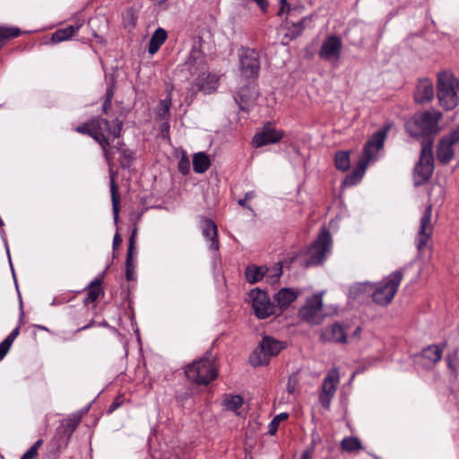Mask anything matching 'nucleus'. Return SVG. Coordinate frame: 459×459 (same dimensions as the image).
<instances>
[{
    "mask_svg": "<svg viewBox=\"0 0 459 459\" xmlns=\"http://www.w3.org/2000/svg\"><path fill=\"white\" fill-rule=\"evenodd\" d=\"M262 10L264 13L267 12L268 9V2L267 0H253Z\"/></svg>",
    "mask_w": 459,
    "mask_h": 459,
    "instance_id": "bf43d9fd",
    "label": "nucleus"
},
{
    "mask_svg": "<svg viewBox=\"0 0 459 459\" xmlns=\"http://www.w3.org/2000/svg\"><path fill=\"white\" fill-rule=\"evenodd\" d=\"M43 444V439H39L23 454L21 459H38V451Z\"/></svg>",
    "mask_w": 459,
    "mask_h": 459,
    "instance_id": "49530a36",
    "label": "nucleus"
},
{
    "mask_svg": "<svg viewBox=\"0 0 459 459\" xmlns=\"http://www.w3.org/2000/svg\"><path fill=\"white\" fill-rule=\"evenodd\" d=\"M104 296L102 289H89L86 298L83 299V304L88 306L89 304H95V302ZM94 307L96 305L93 306Z\"/></svg>",
    "mask_w": 459,
    "mask_h": 459,
    "instance_id": "37998d69",
    "label": "nucleus"
},
{
    "mask_svg": "<svg viewBox=\"0 0 459 459\" xmlns=\"http://www.w3.org/2000/svg\"><path fill=\"white\" fill-rule=\"evenodd\" d=\"M322 338L333 342H346V334L339 323H334L325 328L322 333Z\"/></svg>",
    "mask_w": 459,
    "mask_h": 459,
    "instance_id": "b1692460",
    "label": "nucleus"
},
{
    "mask_svg": "<svg viewBox=\"0 0 459 459\" xmlns=\"http://www.w3.org/2000/svg\"><path fill=\"white\" fill-rule=\"evenodd\" d=\"M100 139L101 140L97 143L101 147L105 160H107L108 163H110L113 159L112 153L110 152V148H111V143L114 140H112L111 138H102V137Z\"/></svg>",
    "mask_w": 459,
    "mask_h": 459,
    "instance_id": "58836bf2",
    "label": "nucleus"
},
{
    "mask_svg": "<svg viewBox=\"0 0 459 459\" xmlns=\"http://www.w3.org/2000/svg\"><path fill=\"white\" fill-rule=\"evenodd\" d=\"M280 8L277 12V15L278 16H282L284 13H288L290 12L291 8H290V4L288 3L287 0L283 1V2H280Z\"/></svg>",
    "mask_w": 459,
    "mask_h": 459,
    "instance_id": "5fc2aeb1",
    "label": "nucleus"
},
{
    "mask_svg": "<svg viewBox=\"0 0 459 459\" xmlns=\"http://www.w3.org/2000/svg\"><path fill=\"white\" fill-rule=\"evenodd\" d=\"M441 118L442 113L437 110L415 113L406 121L405 131L420 143L421 148L429 143V148H433L435 137L440 132L438 123Z\"/></svg>",
    "mask_w": 459,
    "mask_h": 459,
    "instance_id": "f257e3e1",
    "label": "nucleus"
},
{
    "mask_svg": "<svg viewBox=\"0 0 459 459\" xmlns=\"http://www.w3.org/2000/svg\"><path fill=\"white\" fill-rule=\"evenodd\" d=\"M121 242H122L121 236L119 233L117 232L113 238V243H112L113 249H117L120 246Z\"/></svg>",
    "mask_w": 459,
    "mask_h": 459,
    "instance_id": "680f3d73",
    "label": "nucleus"
},
{
    "mask_svg": "<svg viewBox=\"0 0 459 459\" xmlns=\"http://www.w3.org/2000/svg\"><path fill=\"white\" fill-rule=\"evenodd\" d=\"M152 2H154L155 4H163L164 2H166L167 0H152Z\"/></svg>",
    "mask_w": 459,
    "mask_h": 459,
    "instance_id": "338daca9",
    "label": "nucleus"
},
{
    "mask_svg": "<svg viewBox=\"0 0 459 459\" xmlns=\"http://www.w3.org/2000/svg\"><path fill=\"white\" fill-rule=\"evenodd\" d=\"M297 385H298L297 377L296 376L290 377L288 384H287V391L289 392V394H294Z\"/></svg>",
    "mask_w": 459,
    "mask_h": 459,
    "instance_id": "864d4df0",
    "label": "nucleus"
},
{
    "mask_svg": "<svg viewBox=\"0 0 459 459\" xmlns=\"http://www.w3.org/2000/svg\"><path fill=\"white\" fill-rule=\"evenodd\" d=\"M169 122L160 125V134L163 139H169Z\"/></svg>",
    "mask_w": 459,
    "mask_h": 459,
    "instance_id": "6e6d98bb",
    "label": "nucleus"
},
{
    "mask_svg": "<svg viewBox=\"0 0 459 459\" xmlns=\"http://www.w3.org/2000/svg\"><path fill=\"white\" fill-rule=\"evenodd\" d=\"M19 327L14 328L12 333L0 343V361L5 357L11 349L14 340L19 335Z\"/></svg>",
    "mask_w": 459,
    "mask_h": 459,
    "instance_id": "e433bc0d",
    "label": "nucleus"
},
{
    "mask_svg": "<svg viewBox=\"0 0 459 459\" xmlns=\"http://www.w3.org/2000/svg\"><path fill=\"white\" fill-rule=\"evenodd\" d=\"M178 169L184 176L188 175L190 172V160L186 152L182 153L178 164Z\"/></svg>",
    "mask_w": 459,
    "mask_h": 459,
    "instance_id": "a18cd8bd",
    "label": "nucleus"
},
{
    "mask_svg": "<svg viewBox=\"0 0 459 459\" xmlns=\"http://www.w3.org/2000/svg\"><path fill=\"white\" fill-rule=\"evenodd\" d=\"M299 296V293L294 291L293 289H280L275 294V300L278 305L281 307L288 306L294 301Z\"/></svg>",
    "mask_w": 459,
    "mask_h": 459,
    "instance_id": "2f4dec72",
    "label": "nucleus"
},
{
    "mask_svg": "<svg viewBox=\"0 0 459 459\" xmlns=\"http://www.w3.org/2000/svg\"><path fill=\"white\" fill-rule=\"evenodd\" d=\"M185 374L196 385H207L218 377V369L212 358L204 357L187 365Z\"/></svg>",
    "mask_w": 459,
    "mask_h": 459,
    "instance_id": "20e7f679",
    "label": "nucleus"
},
{
    "mask_svg": "<svg viewBox=\"0 0 459 459\" xmlns=\"http://www.w3.org/2000/svg\"><path fill=\"white\" fill-rule=\"evenodd\" d=\"M287 418L288 413L285 412L276 415L268 426V433L272 436L274 435L278 429L280 422Z\"/></svg>",
    "mask_w": 459,
    "mask_h": 459,
    "instance_id": "de8ad7c7",
    "label": "nucleus"
},
{
    "mask_svg": "<svg viewBox=\"0 0 459 459\" xmlns=\"http://www.w3.org/2000/svg\"><path fill=\"white\" fill-rule=\"evenodd\" d=\"M434 97V87L432 82L428 78L419 80L415 91L414 100L417 103L430 101Z\"/></svg>",
    "mask_w": 459,
    "mask_h": 459,
    "instance_id": "5701e85b",
    "label": "nucleus"
},
{
    "mask_svg": "<svg viewBox=\"0 0 459 459\" xmlns=\"http://www.w3.org/2000/svg\"><path fill=\"white\" fill-rule=\"evenodd\" d=\"M325 291L313 294L306 299L304 305L299 308L298 316L310 325H321L328 313L325 312L323 303Z\"/></svg>",
    "mask_w": 459,
    "mask_h": 459,
    "instance_id": "423d86ee",
    "label": "nucleus"
},
{
    "mask_svg": "<svg viewBox=\"0 0 459 459\" xmlns=\"http://www.w3.org/2000/svg\"><path fill=\"white\" fill-rule=\"evenodd\" d=\"M116 150H117L119 152L123 151V149H126V143L123 141H118L114 146Z\"/></svg>",
    "mask_w": 459,
    "mask_h": 459,
    "instance_id": "0e129e2a",
    "label": "nucleus"
},
{
    "mask_svg": "<svg viewBox=\"0 0 459 459\" xmlns=\"http://www.w3.org/2000/svg\"><path fill=\"white\" fill-rule=\"evenodd\" d=\"M446 360L448 368L452 369L453 372H455L459 368V359H457L456 352L449 353Z\"/></svg>",
    "mask_w": 459,
    "mask_h": 459,
    "instance_id": "8fccbe9b",
    "label": "nucleus"
},
{
    "mask_svg": "<svg viewBox=\"0 0 459 459\" xmlns=\"http://www.w3.org/2000/svg\"><path fill=\"white\" fill-rule=\"evenodd\" d=\"M93 325H95V321L94 320H91L89 324H87V325L78 328L76 332H81V331L89 329V328H91Z\"/></svg>",
    "mask_w": 459,
    "mask_h": 459,
    "instance_id": "69168bd1",
    "label": "nucleus"
},
{
    "mask_svg": "<svg viewBox=\"0 0 459 459\" xmlns=\"http://www.w3.org/2000/svg\"><path fill=\"white\" fill-rule=\"evenodd\" d=\"M122 404V400L120 397H117L114 402L110 404L108 408V412L111 413L114 411H116L117 408H119Z\"/></svg>",
    "mask_w": 459,
    "mask_h": 459,
    "instance_id": "4d7b16f0",
    "label": "nucleus"
},
{
    "mask_svg": "<svg viewBox=\"0 0 459 459\" xmlns=\"http://www.w3.org/2000/svg\"><path fill=\"white\" fill-rule=\"evenodd\" d=\"M411 271H414L415 274L419 275L420 266L416 263H411L399 270L391 273L385 277L381 281L371 282L363 281L357 282V287H398L403 276H408Z\"/></svg>",
    "mask_w": 459,
    "mask_h": 459,
    "instance_id": "f8f14e48",
    "label": "nucleus"
},
{
    "mask_svg": "<svg viewBox=\"0 0 459 459\" xmlns=\"http://www.w3.org/2000/svg\"><path fill=\"white\" fill-rule=\"evenodd\" d=\"M342 48V42L339 36H328L318 50V56L325 61H338L341 57Z\"/></svg>",
    "mask_w": 459,
    "mask_h": 459,
    "instance_id": "dca6fc26",
    "label": "nucleus"
},
{
    "mask_svg": "<svg viewBox=\"0 0 459 459\" xmlns=\"http://www.w3.org/2000/svg\"><path fill=\"white\" fill-rule=\"evenodd\" d=\"M313 448L303 451L300 459H312Z\"/></svg>",
    "mask_w": 459,
    "mask_h": 459,
    "instance_id": "e2e57ef3",
    "label": "nucleus"
},
{
    "mask_svg": "<svg viewBox=\"0 0 459 459\" xmlns=\"http://www.w3.org/2000/svg\"><path fill=\"white\" fill-rule=\"evenodd\" d=\"M333 246V239L331 233L326 227H322L317 235V238L311 243L305 257H301L299 254H291L290 255H298L299 259L296 262L303 267L317 266L322 264L328 254L331 253Z\"/></svg>",
    "mask_w": 459,
    "mask_h": 459,
    "instance_id": "7ed1b4c3",
    "label": "nucleus"
},
{
    "mask_svg": "<svg viewBox=\"0 0 459 459\" xmlns=\"http://www.w3.org/2000/svg\"><path fill=\"white\" fill-rule=\"evenodd\" d=\"M250 297L252 299V307L258 318L264 319L274 313L275 307L271 302L266 291L262 289H252Z\"/></svg>",
    "mask_w": 459,
    "mask_h": 459,
    "instance_id": "ddd939ff",
    "label": "nucleus"
},
{
    "mask_svg": "<svg viewBox=\"0 0 459 459\" xmlns=\"http://www.w3.org/2000/svg\"><path fill=\"white\" fill-rule=\"evenodd\" d=\"M223 403L228 410L237 411L242 406L243 399L239 395H233L226 398Z\"/></svg>",
    "mask_w": 459,
    "mask_h": 459,
    "instance_id": "ea45409f",
    "label": "nucleus"
},
{
    "mask_svg": "<svg viewBox=\"0 0 459 459\" xmlns=\"http://www.w3.org/2000/svg\"><path fill=\"white\" fill-rule=\"evenodd\" d=\"M134 152L129 148L123 149L120 152V166L123 169H129L134 161Z\"/></svg>",
    "mask_w": 459,
    "mask_h": 459,
    "instance_id": "a19ab883",
    "label": "nucleus"
},
{
    "mask_svg": "<svg viewBox=\"0 0 459 459\" xmlns=\"http://www.w3.org/2000/svg\"><path fill=\"white\" fill-rule=\"evenodd\" d=\"M359 332H360V328H357L356 331H355V333L359 334Z\"/></svg>",
    "mask_w": 459,
    "mask_h": 459,
    "instance_id": "774afa93",
    "label": "nucleus"
},
{
    "mask_svg": "<svg viewBox=\"0 0 459 459\" xmlns=\"http://www.w3.org/2000/svg\"><path fill=\"white\" fill-rule=\"evenodd\" d=\"M446 345L445 342L439 345H429L422 351L421 355L430 363L436 364L441 359Z\"/></svg>",
    "mask_w": 459,
    "mask_h": 459,
    "instance_id": "bb28decb",
    "label": "nucleus"
},
{
    "mask_svg": "<svg viewBox=\"0 0 459 459\" xmlns=\"http://www.w3.org/2000/svg\"><path fill=\"white\" fill-rule=\"evenodd\" d=\"M258 98V93L255 88L249 86L242 87L239 91L235 94V102L238 105L240 110L248 112Z\"/></svg>",
    "mask_w": 459,
    "mask_h": 459,
    "instance_id": "aec40b11",
    "label": "nucleus"
},
{
    "mask_svg": "<svg viewBox=\"0 0 459 459\" xmlns=\"http://www.w3.org/2000/svg\"><path fill=\"white\" fill-rule=\"evenodd\" d=\"M312 15H307L297 22H291V24L288 27V31L286 32L285 37L289 38L290 40L299 38L302 34L305 28L309 26L312 22Z\"/></svg>",
    "mask_w": 459,
    "mask_h": 459,
    "instance_id": "393cba45",
    "label": "nucleus"
},
{
    "mask_svg": "<svg viewBox=\"0 0 459 459\" xmlns=\"http://www.w3.org/2000/svg\"><path fill=\"white\" fill-rule=\"evenodd\" d=\"M339 381L340 377L337 368L331 369L324 378L322 392L319 394V402L324 408L329 409L331 400L335 394Z\"/></svg>",
    "mask_w": 459,
    "mask_h": 459,
    "instance_id": "2eb2a0df",
    "label": "nucleus"
},
{
    "mask_svg": "<svg viewBox=\"0 0 459 459\" xmlns=\"http://www.w3.org/2000/svg\"><path fill=\"white\" fill-rule=\"evenodd\" d=\"M171 106V96L170 92L168 97L164 100H160V108L157 111V117L160 119L164 118L165 116L169 113Z\"/></svg>",
    "mask_w": 459,
    "mask_h": 459,
    "instance_id": "c03bdc74",
    "label": "nucleus"
},
{
    "mask_svg": "<svg viewBox=\"0 0 459 459\" xmlns=\"http://www.w3.org/2000/svg\"><path fill=\"white\" fill-rule=\"evenodd\" d=\"M93 119V131H95L94 141L99 142L102 138H111L115 140L119 138L122 134L124 122L117 117L108 120L100 116L92 117Z\"/></svg>",
    "mask_w": 459,
    "mask_h": 459,
    "instance_id": "9d476101",
    "label": "nucleus"
},
{
    "mask_svg": "<svg viewBox=\"0 0 459 459\" xmlns=\"http://www.w3.org/2000/svg\"><path fill=\"white\" fill-rule=\"evenodd\" d=\"M392 123H385L379 130L374 133L363 146L362 155L359 158L356 168L348 174L343 181V186H352L359 183L366 172L368 162L376 159L377 152L384 147Z\"/></svg>",
    "mask_w": 459,
    "mask_h": 459,
    "instance_id": "f03ea898",
    "label": "nucleus"
},
{
    "mask_svg": "<svg viewBox=\"0 0 459 459\" xmlns=\"http://www.w3.org/2000/svg\"><path fill=\"white\" fill-rule=\"evenodd\" d=\"M74 37L73 27H65L56 30L51 36V41L55 44L68 40Z\"/></svg>",
    "mask_w": 459,
    "mask_h": 459,
    "instance_id": "4c0bfd02",
    "label": "nucleus"
},
{
    "mask_svg": "<svg viewBox=\"0 0 459 459\" xmlns=\"http://www.w3.org/2000/svg\"><path fill=\"white\" fill-rule=\"evenodd\" d=\"M434 171L433 148L429 143L422 147L418 163L413 169L414 186H420L426 184L431 178Z\"/></svg>",
    "mask_w": 459,
    "mask_h": 459,
    "instance_id": "1a4fd4ad",
    "label": "nucleus"
},
{
    "mask_svg": "<svg viewBox=\"0 0 459 459\" xmlns=\"http://www.w3.org/2000/svg\"><path fill=\"white\" fill-rule=\"evenodd\" d=\"M124 19H125V21L128 19L127 25H131L132 27L135 26V21L134 18L133 12L131 10L126 11V13L124 16Z\"/></svg>",
    "mask_w": 459,
    "mask_h": 459,
    "instance_id": "13d9d810",
    "label": "nucleus"
},
{
    "mask_svg": "<svg viewBox=\"0 0 459 459\" xmlns=\"http://www.w3.org/2000/svg\"><path fill=\"white\" fill-rule=\"evenodd\" d=\"M110 192H111V201H112L114 221L116 223H117L118 212H119V209H120V196L118 194V187L115 182L113 173H111V176H110Z\"/></svg>",
    "mask_w": 459,
    "mask_h": 459,
    "instance_id": "7c9ffc66",
    "label": "nucleus"
},
{
    "mask_svg": "<svg viewBox=\"0 0 459 459\" xmlns=\"http://www.w3.org/2000/svg\"><path fill=\"white\" fill-rule=\"evenodd\" d=\"M22 30L17 27L0 26V49L11 39L19 37Z\"/></svg>",
    "mask_w": 459,
    "mask_h": 459,
    "instance_id": "f704fd0d",
    "label": "nucleus"
},
{
    "mask_svg": "<svg viewBox=\"0 0 459 459\" xmlns=\"http://www.w3.org/2000/svg\"><path fill=\"white\" fill-rule=\"evenodd\" d=\"M137 234V228L134 227L129 238L128 249L126 261V279L128 281H134L136 280L135 267L136 263L134 259V252L135 251V238Z\"/></svg>",
    "mask_w": 459,
    "mask_h": 459,
    "instance_id": "412c9836",
    "label": "nucleus"
},
{
    "mask_svg": "<svg viewBox=\"0 0 459 459\" xmlns=\"http://www.w3.org/2000/svg\"><path fill=\"white\" fill-rule=\"evenodd\" d=\"M183 70H186L191 75L200 76L207 71L206 56L199 46H194L187 60L182 65Z\"/></svg>",
    "mask_w": 459,
    "mask_h": 459,
    "instance_id": "4468645a",
    "label": "nucleus"
},
{
    "mask_svg": "<svg viewBox=\"0 0 459 459\" xmlns=\"http://www.w3.org/2000/svg\"><path fill=\"white\" fill-rule=\"evenodd\" d=\"M84 24L83 19H77L74 22V24L69 25V27H73L74 29V35L82 27Z\"/></svg>",
    "mask_w": 459,
    "mask_h": 459,
    "instance_id": "052dcab7",
    "label": "nucleus"
},
{
    "mask_svg": "<svg viewBox=\"0 0 459 459\" xmlns=\"http://www.w3.org/2000/svg\"><path fill=\"white\" fill-rule=\"evenodd\" d=\"M75 131L82 134H86L91 137L93 140L94 138H97V135H95V131H93V119L84 122L83 124L78 126L75 128Z\"/></svg>",
    "mask_w": 459,
    "mask_h": 459,
    "instance_id": "79ce46f5",
    "label": "nucleus"
},
{
    "mask_svg": "<svg viewBox=\"0 0 459 459\" xmlns=\"http://www.w3.org/2000/svg\"><path fill=\"white\" fill-rule=\"evenodd\" d=\"M334 164L338 170H348L351 167L350 152L338 151L334 155Z\"/></svg>",
    "mask_w": 459,
    "mask_h": 459,
    "instance_id": "c9c22d12",
    "label": "nucleus"
},
{
    "mask_svg": "<svg viewBox=\"0 0 459 459\" xmlns=\"http://www.w3.org/2000/svg\"><path fill=\"white\" fill-rule=\"evenodd\" d=\"M107 82V89L104 96V101L102 104V112L105 115H109V108L111 107V101L115 94L116 91V78L114 75H109L108 77H106Z\"/></svg>",
    "mask_w": 459,
    "mask_h": 459,
    "instance_id": "cd10ccee",
    "label": "nucleus"
},
{
    "mask_svg": "<svg viewBox=\"0 0 459 459\" xmlns=\"http://www.w3.org/2000/svg\"><path fill=\"white\" fill-rule=\"evenodd\" d=\"M341 448L347 453H358L363 449L361 441L356 437H346L341 441Z\"/></svg>",
    "mask_w": 459,
    "mask_h": 459,
    "instance_id": "72a5a7b5",
    "label": "nucleus"
},
{
    "mask_svg": "<svg viewBox=\"0 0 459 459\" xmlns=\"http://www.w3.org/2000/svg\"><path fill=\"white\" fill-rule=\"evenodd\" d=\"M167 38L168 34L164 29L158 28L155 30L149 42L148 52L151 55H154L166 41Z\"/></svg>",
    "mask_w": 459,
    "mask_h": 459,
    "instance_id": "c85d7f7f",
    "label": "nucleus"
},
{
    "mask_svg": "<svg viewBox=\"0 0 459 459\" xmlns=\"http://www.w3.org/2000/svg\"><path fill=\"white\" fill-rule=\"evenodd\" d=\"M256 196V194L255 191H249L245 194V196L243 198H240L238 200V204L245 209L249 210L250 212H254L253 208L247 204V201H250L251 199L255 198Z\"/></svg>",
    "mask_w": 459,
    "mask_h": 459,
    "instance_id": "09e8293b",
    "label": "nucleus"
},
{
    "mask_svg": "<svg viewBox=\"0 0 459 459\" xmlns=\"http://www.w3.org/2000/svg\"><path fill=\"white\" fill-rule=\"evenodd\" d=\"M458 88L459 81L452 73L443 71L437 74V98L446 110H452L457 106L456 90Z\"/></svg>",
    "mask_w": 459,
    "mask_h": 459,
    "instance_id": "39448f33",
    "label": "nucleus"
},
{
    "mask_svg": "<svg viewBox=\"0 0 459 459\" xmlns=\"http://www.w3.org/2000/svg\"><path fill=\"white\" fill-rule=\"evenodd\" d=\"M79 424L78 419H68L65 423L66 429L69 431V436L76 429Z\"/></svg>",
    "mask_w": 459,
    "mask_h": 459,
    "instance_id": "603ef678",
    "label": "nucleus"
},
{
    "mask_svg": "<svg viewBox=\"0 0 459 459\" xmlns=\"http://www.w3.org/2000/svg\"><path fill=\"white\" fill-rule=\"evenodd\" d=\"M283 348L284 344L281 342L270 336H264L250 356V363L254 367L267 365L270 359L277 356Z\"/></svg>",
    "mask_w": 459,
    "mask_h": 459,
    "instance_id": "0eeeda50",
    "label": "nucleus"
},
{
    "mask_svg": "<svg viewBox=\"0 0 459 459\" xmlns=\"http://www.w3.org/2000/svg\"><path fill=\"white\" fill-rule=\"evenodd\" d=\"M260 67V56L254 48L242 47L238 50V68L240 74L244 79H257L259 76Z\"/></svg>",
    "mask_w": 459,
    "mask_h": 459,
    "instance_id": "6e6552de",
    "label": "nucleus"
},
{
    "mask_svg": "<svg viewBox=\"0 0 459 459\" xmlns=\"http://www.w3.org/2000/svg\"><path fill=\"white\" fill-rule=\"evenodd\" d=\"M211 166L209 156L203 152H197L193 157L194 171L198 174L206 172Z\"/></svg>",
    "mask_w": 459,
    "mask_h": 459,
    "instance_id": "c756f323",
    "label": "nucleus"
},
{
    "mask_svg": "<svg viewBox=\"0 0 459 459\" xmlns=\"http://www.w3.org/2000/svg\"><path fill=\"white\" fill-rule=\"evenodd\" d=\"M298 255H290L284 258L282 261L276 263L272 267L265 266L266 273H264L265 282L270 285H274L279 282L281 275H282L285 269H290V265L296 264Z\"/></svg>",
    "mask_w": 459,
    "mask_h": 459,
    "instance_id": "6ab92c4d",
    "label": "nucleus"
},
{
    "mask_svg": "<svg viewBox=\"0 0 459 459\" xmlns=\"http://www.w3.org/2000/svg\"><path fill=\"white\" fill-rule=\"evenodd\" d=\"M202 234L207 240L210 241L209 248L212 251H219L220 243L218 238V229L217 225L212 219H203Z\"/></svg>",
    "mask_w": 459,
    "mask_h": 459,
    "instance_id": "4be33fe9",
    "label": "nucleus"
},
{
    "mask_svg": "<svg viewBox=\"0 0 459 459\" xmlns=\"http://www.w3.org/2000/svg\"><path fill=\"white\" fill-rule=\"evenodd\" d=\"M432 206L429 205L420 219V230L416 237V246L418 252L420 254L426 247L429 239L433 233V226L431 224Z\"/></svg>",
    "mask_w": 459,
    "mask_h": 459,
    "instance_id": "f3484780",
    "label": "nucleus"
},
{
    "mask_svg": "<svg viewBox=\"0 0 459 459\" xmlns=\"http://www.w3.org/2000/svg\"><path fill=\"white\" fill-rule=\"evenodd\" d=\"M283 137L281 131L276 130L271 124L267 123L264 126L262 131L255 134L253 138V145L259 148L264 145L273 144L280 142Z\"/></svg>",
    "mask_w": 459,
    "mask_h": 459,
    "instance_id": "a211bd4d",
    "label": "nucleus"
},
{
    "mask_svg": "<svg viewBox=\"0 0 459 459\" xmlns=\"http://www.w3.org/2000/svg\"><path fill=\"white\" fill-rule=\"evenodd\" d=\"M396 289H374L371 293L373 301L379 306H387L394 298Z\"/></svg>",
    "mask_w": 459,
    "mask_h": 459,
    "instance_id": "a878e982",
    "label": "nucleus"
},
{
    "mask_svg": "<svg viewBox=\"0 0 459 459\" xmlns=\"http://www.w3.org/2000/svg\"><path fill=\"white\" fill-rule=\"evenodd\" d=\"M107 267L103 272L99 273L92 281H91L85 287H100L103 283L104 277L106 274Z\"/></svg>",
    "mask_w": 459,
    "mask_h": 459,
    "instance_id": "3c124183",
    "label": "nucleus"
},
{
    "mask_svg": "<svg viewBox=\"0 0 459 459\" xmlns=\"http://www.w3.org/2000/svg\"><path fill=\"white\" fill-rule=\"evenodd\" d=\"M459 143V124L448 134L443 135L437 145V158L444 165L448 164L455 156L454 147Z\"/></svg>",
    "mask_w": 459,
    "mask_h": 459,
    "instance_id": "9b49d317",
    "label": "nucleus"
},
{
    "mask_svg": "<svg viewBox=\"0 0 459 459\" xmlns=\"http://www.w3.org/2000/svg\"><path fill=\"white\" fill-rule=\"evenodd\" d=\"M264 273H266L265 266L251 265L247 267L245 274L247 282L255 284L264 279Z\"/></svg>",
    "mask_w": 459,
    "mask_h": 459,
    "instance_id": "473e14b6",
    "label": "nucleus"
}]
</instances>
